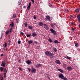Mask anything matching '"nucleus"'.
Listing matches in <instances>:
<instances>
[{
  "label": "nucleus",
  "instance_id": "nucleus-1",
  "mask_svg": "<svg viewBox=\"0 0 80 80\" xmlns=\"http://www.w3.org/2000/svg\"><path fill=\"white\" fill-rule=\"evenodd\" d=\"M6 60L5 61H3L2 62V64H1V66L2 67H5V65H7V62H6Z\"/></svg>",
  "mask_w": 80,
  "mask_h": 80
},
{
  "label": "nucleus",
  "instance_id": "nucleus-2",
  "mask_svg": "<svg viewBox=\"0 0 80 80\" xmlns=\"http://www.w3.org/2000/svg\"><path fill=\"white\" fill-rule=\"evenodd\" d=\"M50 31L51 32V33H52L53 35H56V31L54 30V29L51 28L50 29Z\"/></svg>",
  "mask_w": 80,
  "mask_h": 80
},
{
  "label": "nucleus",
  "instance_id": "nucleus-3",
  "mask_svg": "<svg viewBox=\"0 0 80 80\" xmlns=\"http://www.w3.org/2000/svg\"><path fill=\"white\" fill-rule=\"evenodd\" d=\"M44 28H45L46 30H48L49 29L48 26L46 24H44Z\"/></svg>",
  "mask_w": 80,
  "mask_h": 80
},
{
  "label": "nucleus",
  "instance_id": "nucleus-4",
  "mask_svg": "<svg viewBox=\"0 0 80 80\" xmlns=\"http://www.w3.org/2000/svg\"><path fill=\"white\" fill-rule=\"evenodd\" d=\"M45 20L46 21H50V17L48 15H47L46 16V18H45Z\"/></svg>",
  "mask_w": 80,
  "mask_h": 80
},
{
  "label": "nucleus",
  "instance_id": "nucleus-5",
  "mask_svg": "<svg viewBox=\"0 0 80 80\" xmlns=\"http://www.w3.org/2000/svg\"><path fill=\"white\" fill-rule=\"evenodd\" d=\"M51 53L50 52L46 51L45 52V54L47 56H50V54H51Z\"/></svg>",
  "mask_w": 80,
  "mask_h": 80
},
{
  "label": "nucleus",
  "instance_id": "nucleus-6",
  "mask_svg": "<svg viewBox=\"0 0 80 80\" xmlns=\"http://www.w3.org/2000/svg\"><path fill=\"white\" fill-rule=\"evenodd\" d=\"M49 57L51 58H55V56H54L53 53H51L50 55H49Z\"/></svg>",
  "mask_w": 80,
  "mask_h": 80
},
{
  "label": "nucleus",
  "instance_id": "nucleus-7",
  "mask_svg": "<svg viewBox=\"0 0 80 80\" xmlns=\"http://www.w3.org/2000/svg\"><path fill=\"white\" fill-rule=\"evenodd\" d=\"M58 77L61 79H63V78L64 77V76H63V74L62 73L59 74L58 75Z\"/></svg>",
  "mask_w": 80,
  "mask_h": 80
},
{
  "label": "nucleus",
  "instance_id": "nucleus-8",
  "mask_svg": "<svg viewBox=\"0 0 80 80\" xmlns=\"http://www.w3.org/2000/svg\"><path fill=\"white\" fill-rule=\"evenodd\" d=\"M55 62L57 64H58V65H61V62L60 60H57L55 61Z\"/></svg>",
  "mask_w": 80,
  "mask_h": 80
},
{
  "label": "nucleus",
  "instance_id": "nucleus-9",
  "mask_svg": "<svg viewBox=\"0 0 80 80\" xmlns=\"http://www.w3.org/2000/svg\"><path fill=\"white\" fill-rule=\"evenodd\" d=\"M26 62L27 63L28 65H30V64H32V61L30 60H28L26 61Z\"/></svg>",
  "mask_w": 80,
  "mask_h": 80
},
{
  "label": "nucleus",
  "instance_id": "nucleus-10",
  "mask_svg": "<svg viewBox=\"0 0 80 80\" xmlns=\"http://www.w3.org/2000/svg\"><path fill=\"white\" fill-rule=\"evenodd\" d=\"M30 7H31V2H29V3L28 6L27 7L28 10H30Z\"/></svg>",
  "mask_w": 80,
  "mask_h": 80
},
{
  "label": "nucleus",
  "instance_id": "nucleus-11",
  "mask_svg": "<svg viewBox=\"0 0 80 80\" xmlns=\"http://www.w3.org/2000/svg\"><path fill=\"white\" fill-rule=\"evenodd\" d=\"M38 25H39L40 27H42V26H43V22H39Z\"/></svg>",
  "mask_w": 80,
  "mask_h": 80
},
{
  "label": "nucleus",
  "instance_id": "nucleus-12",
  "mask_svg": "<svg viewBox=\"0 0 80 80\" xmlns=\"http://www.w3.org/2000/svg\"><path fill=\"white\" fill-rule=\"evenodd\" d=\"M77 18L78 19V20L79 22H80V15L78 14L77 16Z\"/></svg>",
  "mask_w": 80,
  "mask_h": 80
},
{
  "label": "nucleus",
  "instance_id": "nucleus-13",
  "mask_svg": "<svg viewBox=\"0 0 80 80\" xmlns=\"http://www.w3.org/2000/svg\"><path fill=\"white\" fill-rule=\"evenodd\" d=\"M42 66V64H37L36 65V67L37 68H39L40 67H41Z\"/></svg>",
  "mask_w": 80,
  "mask_h": 80
},
{
  "label": "nucleus",
  "instance_id": "nucleus-14",
  "mask_svg": "<svg viewBox=\"0 0 80 80\" xmlns=\"http://www.w3.org/2000/svg\"><path fill=\"white\" fill-rule=\"evenodd\" d=\"M37 33L35 32H33V33L32 34V36L33 37H36L37 36Z\"/></svg>",
  "mask_w": 80,
  "mask_h": 80
},
{
  "label": "nucleus",
  "instance_id": "nucleus-15",
  "mask_svg": "<svg viewBox=\"0 0 80 80\" xmlns=\"http://www.w3.org/2000/svg\"><path fill=\"white\" fill-rule=\"evenodd\" d=\"M52 50L54 52H57V48L55 47L53 48Z\"/></svg>",
  "mask_w": 80,
  "mask_h": 80
},
{
  "label": "nucleus",
  "instance_id": "nucleus-16",
  "mask_svg": "<svg viewBox=\"0 0 80 80\" xmlns=\"http://www.w3.org/2000/svg\"><path fill=\"white\" fill-rule=\"evenodd\" d=\"M26 36L27 37L30 38L31 36H32V34L31 33H29V34L26 35Z\"/></svg>",
  "mask_w": 80,
  "mask_h": 80
},
{
  "label": "nucleus",
  "instance_id": "nucleus-17",
  "mask_svg": "<svg viewBox=\"0 0 80 80\" xmlns=\"http://www.w3.org/2000/svg\"><path fill=\"white\" fill-rule=\"evenodd\" d=\"M68 70H72L73 68L72 67H68L67 68Z\"/></svg>",
  "mask_w": 80,
  "mask_h": 80
},
{
  "label": "nucleus",
  "instance_id": "nucleus-18",
  "mask_svg": "<svg viewBox=\"0 0 80 80\" xmlns=\"http://www.w3.org/2000/svg\"><path fill=\"white\" fill-rule=\"evenodd\" d=\"M10 26H11V27H14V23L13 22H11V23L10 24Z\"/></svg>",
  "mask_w": 80,
  "mask_h": 80
},
{
  "label": "nucleus",
  "instance_id": "nucleus-19",
  "mask_svg": "<svg viewBox=\"0 0 80 80\" xmlns=\"http://www.w3.org/2000/svg\"><path fill=\"white\" fill-rule=\"evenodd\" d=\"M75 12L76 13H78V12H79V8H78L75 9Z\"/></svg>",
  "mask_w": 80,
  "mask_h": 80
},
{
  "label": "nucleus",
  "instance_id": "nucleus-20",
  "mask_svg": "<svg viewBox=\"0 0 80 80\" xmlns=\"http://www.w3.org/2000/svg\"><path fill=\"white\" fill-rule=\"evenodd\" d=\"M54 42L55 43H60V42H58V41L57 40H55L54 41Z\"/></svg>",
  "mask_w": 80,
  "mask_h": 80
},
{
  "label": "nucleus",
  "instance_id": "nucleus-21",
  "mask_svg": "<svg viewBox=\"0 0 80 80\" xmlns=\"http://www.w3.org/2000/svg\"><path fill=\"white\" fill-rule=\"evenodd\" d=\"M29 72H30V71H31L33 73H36V71L35 70H29Z\"/></svg>",
  "mask_w": 80,
  "mask_h": 80
},
{
  "label": "nucleus",
  "instance_id": "nucleus-22",
  "mask_svg": "<svg viewBox=\"0 0 80 80\" xmlns=\"http://www.w3.org/2000/svg\"><path fill=\"white\" fill-rule=\"evenodd\" d=\"M56 25V23H53L51 25L52 27H54V25Z\"/></svg>",
  "mask_w": 80,
  "mask_h": 80
},
{
  "label": "nucleus",
  "instance_id": "nucleus-23",
  "mask_svg": "<svg viewBox=\"0 0 80 80\" xmlns=\"http://www.w3.org/2000/svg\"><path fill=\"white\" fill-rule=\"evenodd\" d=\"M78 45H79V44H78V43H75V47H78Z\"/></svg>",
  "mask_w": 80,
  "mask_h": 80
},
{
  "label": "nucleus",
  "instance_id": "nucleus-24",
  "mask_svg": "<svg viewBox=\"0 0 80 80\" xmlns=\"http://www.w3.org/2000/svg\"><path fill=\"white\" fill-rule=\"evenodd\" d=\"M32 42L33 41L31 40L28 41V43L29 44H31V43H32Z\"/></svg>",
  "mask_w": 80,
  "mask_h": 80
},
{
  "label": "nucleus",
  "instance_id": "nucleus-25",
  "mask_svg": "<svg viewBox=\"0 0 80 80\" xmlns=\"http://www.w3.org/2000/svg\"><path fill=\"white\" fill-rule=\"evenodd\" d=\"M48 40L50 42H53V41H52V40L50 38H49V39H48Z\"/></svg>",
  "mask_w": 80,
  "mask_h": 80
},
{
  "label": "nucleus",
  "instance_id": "nucleus-26",
  "mask_svg": "<svg viewBox=\"0 0 80 80\" xmlns=\"http://www.w3.org/2000/svg\"><path fill=\"white\" fill-rule=\"evenodd\" d=\"M10 32L9 31H7L6 33V35H8V33H9Z\"/></svg>",
  "mask_w": 80,
  "mask_h": 80
},
{
  "label": "nucleus",
  "instance_id": "nucleus-27",
  "mask_svg": "<svg viewBox=\"0 0 80 80\" xmlns=\"http://www.w3.org/2000/svg\"><path fill=\"white\" fill-rule=\"evenodd\" d=\"M21 3H22V2H21V1H19L18 3V5H20L21 4Z\"/></svg>",
  "mask_w": 80,
  "mask_h": 80
},
{
  "label": "nucleus",
  "instance_id": "nucleus-28",
  "mask_svg": "<svg viewBox=\"0 0 80 80\" xmlns=\"http://www.w3.org/2000/svg\"><path fill=\"white\" fill-rule=\"evenodd\" d=\"M16 17V15L14 14L12 16L13 18H15Z\"/></svg>",
  "mask_w": 80,
  "mask_h": 80
},
{
  "label": "nucleus",
  "instance_id": "nucleus-29",
  "mask_svg": "<svg viewBox=\"0 0 80 80\" xmlns=\"http://www.w3.org/2000/svg\"><path fill=\"white\" fill-rule=\"evenodd\" d=\"M67 58V59H68V60H70V58H71L68 57V56H67V57L65 58Z\"/></svg>",
  "mask_w": 80,
  "mask_h": 80
},
{
  "label": "nucleus",
  "instance_id": "nucleus-30",
  "mask_svg": "<svg viewBox=\"0 0 80 80\" xmlns=\"http://www.w3.org/2000/svg\"><path fill=\"white\" fill-rule=\"evenodd\" d=\"M4 78H6V73L5 72H4Z\"/></svg>",
  "mask_w": 80,
  "mask_h": 80
},
{
  "label": "nucleus",
  "instance_id": "nucleus-31",
  "mask_svg": "<svg viewBox=\"0 0 80 80\" xmlns=\"http://www.w3.org/2000/svg\"><path fill=\"white\" fill-rule=\"evenodd\" d=\"M28 28H29V29H31V30H32V26H29L28 27Z\"/></svg>",
  "mask_w": 80,
  "mask_h": 80
},
{
  "label": "nucleus",
  "instance_id": "nucleus-32",
  "mask_svg": "<svg viewBox=\"0 0 80 80\" xmlns=\"http://www.w3.org/2000/svg\"><path fill=\"white\" fill-rule=\"evenodd\" d=\"M62 79H63V80H68L67 79V78L64 77L63 78H62Z\"/></svg>",
  "mask_w": 80,
  "mask_h": 80
},
{
  "label": "nucleus",
  "instance_id": "nucleus-33",
  "mask_svg": "<svg viewBox=\"0 0 80 80\" xmlns=\"http://www.w3.org/2000/svg\"><path fill=\"white\" fill-rule=\"evenodd\" d=\"M0 70H3V68L2 67H1L0 68Z\"/></svg>",
  "mask_w": 80,
  "mask_h": 80
},
{
  "label": "nucleus",
  "instance_id": "nucleus-34",
  "mask_svg": "<svg viewBox=\"0 0 80 80\" xmlns=\"http://www.w3.org/2000/svg\"><path fill=\"white\" fill-rule=\"evenodd\" d=\"M12 28H11L10 29H9V32H12Z\"/></svg>",
  "mask_w": 80,
  "mask_h": 80
},
{
  "label": "nucleus",
  "instance_id": "nucleus-35",
  "mask_svg": "<svg viewBox=\"0 0 80 80\" xmlns=\"http://www.w3.org/2000/svg\"><path fill=\"white\" fill-rule=\"evenodd\" d=\"M20 43H21V41H18V44H20Z\"/></svg>",
  "mask_w": 80,
  "mask_h": 80
},
{
  "label": "nucleus",
  "instance_id": "nucleus-36",
  "mask_svg": "<svg viewBox=\"0 0 80 80\" xmlns=\"http://www.w3.org/2000/svg\"><path fill=\"white\" fill-rule=\"evenodd\" d=\"M5 47H6L7 46V42H5L4 44Z\"/></svg>",
  "mask_w": 80,
  "mask_h": 80
},
{
  "label": "nucleus",
  "instance_id": "nucleus-37",
  "mask_svg": "<svg viewBox=\"0 0 80 80\" xmlns=\"http://www.w3.org/2000/svg\"><path fill=\"white\" fill-rule=\"evenodd\" d=\"M33 18H34V19H36V18H37V17H36V16L35 15L33 16Z\"/></svg>",
  "mask_w": 80,
  "mask_h": 80
},
{
  "label": "nucleus",
  "instance_id": "nucleus-38",
  "mask_svg": "<svg viewBox=\"0 0 80 80\" xmlns=\"http://www.w3.org/2000/svg\"><path fill=\"white\" fill-rule=\"evenodd\" d=\"M24 25H25V27H27V22H26L24 23Z\"/></svg>",
  "mask_w": 80,
  "mask_h": 80
},
{
  "label": "nucleus",
  "instance_id": "nucleus-39",
  "mask_svg": "<svg viewBox=\"0 0 80 80\" xmlns=\"http://www.w3.org/2000/svg\"><path fill=\"white\" fill-rule=\"evenodd\" d=\"M49 7H52V5L50 3H49Z\"/></svg>",
  "mask_w": 80,
  "mask_h": 80
},
{
  "label": "nucleus",
  "instance_id": "nucleus-40",
  "mask_svg": "<svg viewBox=\"0 0 80 80\" xmlns=\"http://www.w3.org/2000/svg\"><path fill=\"white\" fill-rule=\"evenodd\" d=\"M5 70H8V69H7V67H5Z\"/></svg>",
  "mask_w": 80,
  "mask_h": 80
},
{
  "label": "nucleus",
  "instance_id": "nucleus-41",
  "mask_svg": "<svg viewBox=\"0 0 80 80\" xmlns=\"http://www.w3.org/2000/svg\"><path fill=\"white\" fill-rule=\"evenodd\" d=\"M32 2V3H34V0H30Z\"/></svg>",
  "mask_w": 80,
  "mask_h": 80
},
{
  "label": "nucleus",
  "instance_id": "nucleus-42",
  "mask_svg": "<svg viewBox=\"0 0 80 80\" xmlns=\"http://www.w3.org/2000/svg\"><path fill=\"white\" fill-rule=\"evenodd\" d=\"M20 34L21 35H23V32H21L20 33Z\"/></svg>",
  "mask_w": 80,
  "mask_h": 80
},
{
  "label": "nucleus",
  "instance_id": "nucleus-43",
  "mask_svg": "<svg viewBox=\"0 0 80 80\" xmlns=\"http://www.w3.org/2000/svg\"><path fill=\"white\" fill-rule=\"evenodd\" d=\"M8 38L10 39V35H9L8 37Z\"/></svg>",
  "mask_w": 80,
  "mask_h": 80
},
{
  "label": "nucleus",
  "instance_id": "nucleus-44",
  "mask_svg": "<svg viewBox=\"0 0 80 80\" xmlns=\"http://www.w3.org/2000/svg\"><path fill=\"white\" fill-rule=\"evenodd\" d=\"M59 71H60L61 73H63V70H59Z\"/></svg>",
  "mask_w": 80,
  "mask_h": 80
},
{
  "label": "nucleus",
  "instance_id": "nucleus-45",
  "mask_svg": "<svg viewBox=\"0 0 80 80\" xmlns=\"http://www.w3.org/2000/svg\"><path fill=\"white\" fill-rule=\"evenodd\" d=\"M72 31H74L75 29H74L73 28H72Z\"/></svg>",
  "mask_w": 80,
  "mask_h": 80
},
{
  "label": "nucleus",
  "instance_id": "nucleus-46",
  "mask_svg": "<svg viewBox=\"0 0 80 80\" xmlns=\"http://www.w3.org/2000/svg\"><path fill=\"white\" fill-rule=\"evenodd\" d=\"M18 69L19 70H22V68H18Z\"/></svg>",
  "mask_w": 80,
  "mask_h": 80
},
{
  "label": "nucleus",
  "instance_id": "nucleus-47",
  "mask_svg": "<svg viewBox=\"0 0 80 80\" xmlns=\"http://www.w3.org/2000/svg\"><path fill=\"white\" fill-rule=\"evenodd\" d=\"M27 68V69H28V70H31L29 68Z\"/></svg>",
  "mask_w": 80,
  "mask_h": 80
},
{
  "label": "nucleus",
  "instance_id": "nucleus-48",
  "mask_svg": "<svg viewBox=\"0 0 80 80\" xmlns=\"http://www.w3.org/2000/svg\"><path fill=\"white\" fill-rule=\"evenodd\" d=\"M23 8H27V7H26V6H24L23 7Z\"/></svg>",
  "mask_w": 80,
  "mask_h": 80
},
{
  "label": "nucleus",
  "instance_id": "nucleus-49",
  "mask_svg": "<svg viewBox=\"0 0 80 80\" xmlns=\"http://www.w3.org/2000/svg\"><path fill=\"white\" fill-rule=\"evenodd\" d=\"M4 72H5V73H7V70L4 71Z\"/></svg>",
  "mask_w": 80,
  "mask_h": 80
},
{
  "label": "nucleus",
  "instance_id": "nucleus-50",
  "mask_svg": "<svg viewBox=\"0 0 80 80\" xmlns=\"http://www.w3.org/2000/svg\"><path fill=\"white\" fill-rule=\"evenodd\" d=\"M47 78H48V79H50V77H49V76H48Z\"/></svg>",
  "mask_w": 80,
  "mask_h": 80
},
{
  "label": "nucleus",
  "instance_id": "nucleus-51",
  "mask_svg": "<svg viewBox=\"0 0 80 80\" xmlns=\"http://www.w3.org/2000/svg\"><path fill=\"white\" fill-rule=\"evenodd\" d=\"M19 63H21V62L20 61V60H19L18 61Z\"/></svg>",
  "mask_w": 80,
  "mask_h": 80
},
{
  "label": "nucleus",
  "instance_id": "nucleus-52",
  "mask_svg": "<svg viewBox=\"0 0 80 80\" xmlns=\"http://www.w3.org/2000/svg\"><path fill=\"white\" fill-rule=\"evenodd\" d=\"M3 54H2L1 55V57H3Z\"/></svg>",
  "mask_w": 80,
  "mask_h": 80
},
{
  "label": "nucleus",
  "instance_id": "nucleus-53",
  "mask_svg": "<svg viewBox=\"0 0 80 80\" xmlns=\"http://www.w3.org/2000/svg\"><path fill=\"white\" fill-rule=\"evenodd\" d=\"M78 27H79V28H80V24H79Z\"/></svg>",
  "mask_w": 80,
  "mask_h": 80
},
{
  "label": "nucleus",
  "instance_id": "nucleus-54",
  "mask_svg": "<svg viewBox=\"0 0 80 80\" xmlns=\"http://www.w3.org/2000/svg\"><path fill=\"white\" fill-rule=\"evenodd\" d=\"M58 70H62L60 69H58Z\"/></svg>",
  "mask_w": 80,
  "mask_h": 80
},
{
  "label": "nucleus",
  "instance_id": "nucleus-55",
  "mask_svg": "<svg viewBox=\"0 0 80 80\" xmlns=\"http://www.w3.org/2000/svg\"><path fill=\"white\" fill-rule=\"evenodd\" d=\"M8 42L9 43H11V41H10V40H9Z\"/></svg>",
  "mask_w": 80,
  "mask_h": 80
},
{
  "label": "nucleus",
  "instance_id": "nucleus-56",
  "mask_svg": "<svg viewBox=\"0 0 80 80\" xmlns=\"http://www.w3.org/2000/svg\"><path fill=\"white\" fill-rule=\"evenodd\" d=\"M70 16L71 17H72V18H73V16H72V15H70Z\"/></svg>",
  "mask_w": 80,
  "mask_h": 80
},
{
  "label": "nucleus",
  "instance_id": "nucleus-57",
  "mask_svg": "<svg viewBox=\"0 0 80 80\" xmlns=\"http://www.w3.org/2000/svg\"><path fill=\"white\" fill-rule=\"evenodd\" d=\"M35 43H36V44H37V42H35Z\"/></svg>",
  "mask_w": 80,
  "mask_h": 80
},
{
  "label": "nucleus",
  "instance_id": "nucleus-58",
  "mask_svg": "<svg viewBox=\"0 0 80 80\" xmlns=\"http://www.w3.org/2000/svg\"><path fill=\"white\" fill-rule=\"evenodd\" d=\"M72 25H75V23H71Z\"/></svg>",
  "mask_w": 80,
  "mask_h": 80
},
{
  "label": "nucleus",
  "instance_id": "nucleus-59",
  "mask_svg": "<svg viewBox=\"0 0 80 80\" xmlns=\"http://www.w3.org/2000/svg\"><path fill=\"white\" fill-rule=\"evenodd\" d=\"M78 51H80V48H78Z\"/></svg>",
  "mask_w": 80,
  "mask_h": 80
},
{
  "label": "nucleus",
  "instance_id": "nucleus-60",
  "mask_svg": "<svg viewBox=\"0 0 80 80\" xmlns=\"http://www.w3.org/2000/svg\"><path fill=\"white\" fill-rule=\"evenodd\" d=\"M27 32H25V34H26V35H27Z\"/></svg>",
  "mask_w": 80,
  "mask_h": 80
},
{
  "label": "nucleus",
  "instance_id": "nucleus-61",
  "mask_svg": "<svg viewBox=\"0 0 80 80\" xmlns=\"http://www.w3.org/2000/svg\"><path fill=\"white\" fill-rule=\"evenodd\" d=\"M3 78H2L1 80H3Z\"/></svg>",
  "mask_w": 80,
  "mask_h": 80
},
{
  "label": "nucleus",
  "instance_id": "nucleus-62",
  "mask_svg": "<svg viewBox=\"0 0 80 80\" xmlns=\"http://www.w3.org/2000/svg\"><path fill=\"white\" fill-rule=\"evenodd\" d=\"M66 65L65 64V65H64V67H66Z\"/></svg>",
  "mask_w": 80,
  "mask_h": 80
},
{
  "label": "nucleus",
  "instance_id": "nucleus-63",
  "mask_svg": "<svg viewBox=\"0 0 80 80\" xmlns=\"http://www.w3.org/2000/svg\"><path fill=\"white\" fill-rule=\"evenodd\" d=\"M33 70H35V68H33Z\"/></svg>",
  "mask_w": 80,
  "mask_h": 80
},
{
  "label": "nucleus",
  "instance_id": "nucleus-64",
  "mask_svg": "<svg viewBox=\"0 0 80 80\" xmlns=\"http://www.w3.org/2000/svg\"><path fill=\"white\" fill-rule=\"evenodd\" d=\"M4 51H5L6 50H5V49H4Z\"/></svg>",
  "mask_w": 80,
  "mask_h": 80
}]
</instances>
